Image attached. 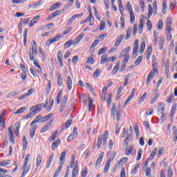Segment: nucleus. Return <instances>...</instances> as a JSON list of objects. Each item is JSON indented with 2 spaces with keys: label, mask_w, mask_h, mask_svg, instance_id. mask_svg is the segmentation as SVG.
I'll list each match as a JSON object with an SVG mask.
<instances>
[{
  "label": "nucleus",
  "mask_w": 177,
  "mask_h": 177,
  "mask_svg": "<svg viewBox=\"0 0 177 177\" xmlns=\"http://www.w3.org/2000/svg\"><path fill=\"white\" fill-rule=\"evenodd\" d=\"M88 111H91L92 107H93V101H92V98L89 97L88 98Z\"/></svg>",
  "instance_id": "nucleus-39"
},
{
  "label": "nucleus",
  "mask_w": 177,
  "mask_h": 177,
  "mask_svg": "<svg viewBox=\"0 0 177 177\" xmlns=\"http://www.w3.org/2000/svg\"><path fill=\"white\" fill-rule=\"evenodd\" d=\"M133 153V147H129L126 149L125 154L126 156H129Z\"/></svg>",
  "instance_id": "nucleus-34"
},
{
  "label": "nucleus",
  "mask_w": 177,
  "mask_h": 177,
  "mask_svg": "<svg viewBox=\"0 0 177 177\" xmlns=\"http://www.w3.org/2000/svg\"><path fill=\"white\" fill-rule=\"evenodd\" d=\"M104 156V152H102L100 154V156H99V157H98V158H97V161L95 162V168H97V167H99V165H100L102 164V161H103V156Z\"/></svg>",
  "instance_id": "nucleus-14"
},
{
  "label": "nucleus",
  "mask_w": 177,
  "mask_h": 177,
  "mask_svg": "<svg viewBox=\"0 0 177 177\" xmlns=\"http://www.w3.org/2000/svg\"><path fill=\"white\" fill-rule=\"evenodd\" d=\"M77 131L78 129H77V127H74L73 133L71 134L67 138V142H71V140H74V139L78 136Z\"/></svg>",
  "instance_id": "nucleus-7"
},
{
  "label": "nucleus",
  "mask_w": 177,
  "mask_h": 177,
  "mask_svg": "<svg viewBox=\"0 0 177 177\" xmlns=\"http://www.w3.org/2000/svg\"><path fill=\"white\" fill-rule=\"evenodd\" d=\"M167 0H164L163 1V5H162V12L164 15H165V12H167Z\"/></svg>",
  "instance_id": "nucleus-48"
},
{
  "label": "nucleus",
  "mask_w": 177,
  "mask_h": 177,
  "mask_svg": "<svg viewBox=\"0 0 177 177\" xmlns=\"http://www.w3.org/2000/svg\"><path fill=\"white\" fill-rule=\"evenodd\" d=\"M62 39V35H58L56 37H55L54 38H53L52 39H48L46 41V46H50V45H52V44H55V42H57V41H60V39Z\"/></svg>",
  "instance_id": "nucleus-5"
},
{
  "label": "nucleus",
  "mask_w": 177,
  "mask_h": 177,
  "mask_svg": "<svg viewBox=\"0 0 177 177\" xmlns=\"http://www.w3.org/2000/svg\"><path fill=\"white\" fill-rule=\"evenodd\" d=\"M146 48V41H143L141 43L140 47V53L142 55L143 52H145V49Z\"/></svg>",
  "instance_id": "nucleus-33"
},
{
  "label": "nucleus",
  "mask_w": 177,
  "mask_h": 177,
  "mask_svg": "<svg viewBox=\"0 0 177 177\" xmlns=\"http://www.w3.org/2000/svg\"><path fill=\"white\" fill-rule=\"evenodd\" d=\"M129 140H131V136H129V137H126L124 139V142L123 144L124 147H128V145L129 143Z\"/></svg>",
  "instance_id": "nucleus-40"
},
{
  "label": "nucleus",
  "mask_w": 177,
  "mask_h": 177,
  "mask_svg": "<svg viewBox=\"0 0 177 177\" xmlns=\"http://www.w3.org/2000/svg\"><path fill=\"white\" fill-rule=\"evenodd\" d=\"M135 92H136V88H133L130 96L127 98V101L124 102V106H127V104H128V103H129V102H131V100L133 99V97H135Z\"/></svg>",
  "instance_id": "nucleus-13"
},
{
  "label": "nucleus",
  "mask_w": 177,
  "mask_h": 177,
  "mask_svg": "<svg viewBox=\"0 0 177 177\" xmlns=\"http://www.w3.org/2000/svg\"><path fill=\"white\" fill-rule=\"evenodd\" d=\"M100 74H102V69L100 68H97L95 72L93 73V76L97 78Z\"/></svg>",
  "instance_id": "nucleus-35"
},
{
  "label": "nucleus",
  "mask_w": 177,
  "mask_h": 177,
  "mask_svg": "<svg viewBox=\"0 0 177 177\" xmlns=\"http://www.w3.org/2000/svg\"><path fill=\"white\" fill-rule=\"evenodd\" d=\"M107 139H109V131H105L104 132L103 136H99L97 138V149H100L102 147V140H103L104 145L107 142Z\"/></svg>",
  "instance_id": "nucleus-1"
},
{
  "label": "nucleus",
  "mask_w": 177,
  "mask_h": 177,
  "mask_svg": "<svg viewBox=\"0 0 177 177\" xmlns=\"http://www.w3.org/2000/svg\"><path fill=\"white\" fill-rule=\"evenodd\" d=\"M67 86L68 91H71L73 88V80H71V77H67Z\"/></svg>",
  "instance_id": "nucleus-27"
},
{
  "label": "nucleus",
  "mask_w": 177,
  "mask_h": 177,
  "mask_svg": "<svg viewBox=\"0 0 177 177\" xmlns=\"http://www.w3.org/2000/svg\"><path fill=\"white\" fill-rule=\"evenodd\" d=\"M60 6H62V3L60 2L55 3L50 8V12H53V10H56V9H59Z\"/></svg>",
  "instance_id": "nucleus-21"
},
{
  "label": "nucleus",
  "mask_w": 177,
  "mask_h": 177,
  "mask_svg": "<svg viewBox=\"0 0 177 177\" xmlns=\"http://www.w3.org/2000/svg\"><path fill=\"white\" fill-rule=\"evenodd\" d=\"M115 156H117V151H113L112 152V156L109 157V159L106 162L104 168V174H106L109 172V170L110 169V165L111 164V161L115 158Z\"/></svg>",
  "instance_id": "nucleus-2"
},
{
  "label": "nucleus",
  "mask_w": 177,
  "mask_h": 177,
  "mask_svg": "<svg viewBox=\"0 0 177 177\" xmlns=\"http://www.w3.org/2000/svg\"><path fill=\"white\" fill-rule=\"evenodd\" d=\"M25 111H26V106H24L18 109L16 112H15V114H21V113H24Z\"/></svg>",
  "instance_id": "nucleus-59"
},
{
  "label": "nucleus",
  "mask_w": 177,
  "mask_h": 177,
  "mask_svg": "<svg viewBox=\"0 0 177 177\" xmlns=\"http://www.w3.org/2000/svg\"><path fill=\"white\" fill-rule=\"evenodd\" d=\"M164 42H165V39L163 37H160L159 41V49H160V50H162V49L164 48Z\"/></svg>",
  "instance_id": "nucleus-32"
},
{
  "label": "nucleus",
  "mask_w": 177,
  "mask_h": 177,
  "mask_svg": "<svg viewBox=\"0 0 177 177\" xmlns=\"http://www.w3.org/2000/svg\"><path fill=\"white\" fill-rule=\"evenodd\" d=\"M81 16H82V14L73 15L71 17V19L68 20V21L67 22V26H71L73 24V22L74 21V20H75V19H77V17H81Z\"/></svg>",
  "instance_id": "nucleus-11"
},
{
  "label": "nucleus",
  "mask_w": 177,
  "mask_h": 177,
  "mask_svg": "<svg viewBox=\"0 0 177 177\" xmlns=\"http://www.w3.org/2000/svg\"><path fill=\"white\" fill-rule=\"evenodd\" d=\"M32 109H34V112L37 114V113H39L41 110H42V107H41V105H36L35 107H32Z\"/></svg>",
  "instance_id": "nucleus-45"
},
{
  "label": "nucleus",
  "mask_w": 177,
  "mask_h": 177,
  "mask_svg": "<svg viewBox=\"0 0 177 177\" xmlns=\"http://www.w3.org/2000/svg\"><path fill=\"white\" fill-rule=\"evenodd\" d=\"M50 127H52V122H47L44 127L41 130V133H45L47 131H49L50 129Z\"/></svg>",
  "instance_id": "nucleus-10"
},
{
  "label": "nucleus",
  "mask_w": 177,
  "mask_h": 177,
  "mask_svg": "<svg viewBox=\"0 0 177 177\" xmlns=\"http://www.w3.org/2000/svg\"><path fill=\"white\" fill-rule=\"evenodd\" d=\"M61 141L60 140H55L53 144H52V149L53 150H56V149H57V147H59V145H60Z\"/></svg>",
  "instance_id": "nucleus-31"
},
{
  "label": "nucleus",
  "mask_w": 177,
  "mask_h": 177,
  "mask_svg": "<svg viewBox=\"0 0 177 177\" xmlns=\"http://www.w3.org/2000/svg\"><path fill=\"white\" fill-rule=\"evenodd\" d=\"M67 100H68V96L64 95L61 102L59 113H63V111H64V109H66V105L67 104Z\"/></svg>",
  "instance_id": "nucleus-4"
},
{
  "label": "nucleus",
  "mask_w": 177,
  "mask_h": 177,
  "mask_svg": "<svg viewBox=\"0 0 177 177\" xmlns=\"http://www.w3.org/2000/svg\"><path fill=\"white\" fill-rule=\"evenodd\" d=\"M129 13L130 15V23L133 24V23H135V13H133V11Z\"/></svg>",
  "instance_id": "nucleus-43"
},
{
  "label": "nucleus",
  "mask_w": 177,
  "mask_h": 177,
  "mask_svg": "<svg viewBox=\"0 0 177 177\" xmlns=\"http://www.w3.org/2000/svg\"><path fill=\"white\" fill-rule=\"evenodd\" d=\"M10 160H3L0 162V167H5V165H10Z\"/></svg>",
  "instance_id": "nucleus-54"
},
{
  "label": "nucleus",
  "mask_w": 177,
  "mask_h": 177,
  "mask_svg": "<svg viewBox=\"0 0 177 177\" xmlns=\"http://www.w3.org/2000/svg\"><path fill=\"white\" fill-rule=\"evenodd\" d=\"M148 10V17H151V15H153V8L151 7V5H149Z\"/></svg>",
  "instance_id": "nucleus-56"
},
{
  "label": "nucleus",
  "mask_w": 177,
  "mask_h": 177,
  "mask_svg": "<svg viewBox=\"0 0 177 177\" xmlns=\"http://www.w3.org/2000/svg\"><path fill=\"white\" fill-rule=\"evenodd\" d=\"M164 27V22L161 19L158 20V28L159 30H162V28Z\"/></svg>",
  "instance_id": "nucleus-52"
},
{
  "label": "nucleus",
  "mask_w": 177,
  "mask_h": 177,
  "mask_svg": "<svg viewBox=\"0 0 177 177\" xmlns=\"http://www.w3.org/2000/svg\"><path fill=\"white\" fill-rule=\"evenodd\" d=\"M77 165H76L72 171V177L78 176V169H77Z\"/></svg>",
  "instance_id": "nucleus-44"
},
{
  "label": "nucleus",
  "mask_w": 177,
  "mask_h": 177,
  "mask_svg": "<svg viewBox=\"0 0 177 177\" xmlns=\"http://www.w3.org/2000/svg\"><path fill=\"white\" fill-rule=\"evenodd\" d=\"M127 9L129 13L133 12V10L132 9V5L131 4V2L128 1L127 3Z\"/></svg>",
  "instance_id": "nucleus-47"
},
{
  "label": "nucleus",
  "mask_w": 177,
  "mask_h": 177,
  "mask_svg": "<svg viewBox=\"0 0 177 177\" xmlns=\"http://www.w3.org/2000/svg\"><path fill=\"white\" fill-rule=\"evenodd\" d=\"M131 34H132V28L129 27L127 29L125 39H129V38L131 37Z\"/></svg>",
  "instance_id": "nucleus-36"
},
{
  "label": "nucleus",
  "mask_w": 177,
  "mask_h": 177,
  "mask_svg": "<svg viewBox=\"0 0 177 177\" xmlns=\"http://www.w3.org/2000/svg\"><path fill=\"white\" fill-rule=\"evenodd\" d=\"M153 46H156L158 44V33L154 30L153 31Z\"/></svg>",
  "instance_id": "nucleus-25"
},
{
  "label": "nucleus",
  "mask_w": 177,
  "mask_h": 177,
  "mask_svg": "<svg viewBox=\"0 0 177 177\" xmlns=\"http://www.w3.org/2000/svg\"><path fill=\"white\" fill-rule=\"evenodd\" d=\"M63 91H59L57 95V104H60V102L62 100V93Z\"/></svg>",
  "instance_id": "nucleus-38"
},
{
  "label": "nucleus",
  "mask_w": 177,
  "mask_h": 177,
  "mask_svg": "<svg viewBox=\"0 0 177 177\" xmlns=\"http://www.w3.org/2000/svg\"><path fill=\"white\" fill-rule=\"evenodd\" d=\"M41 5H42V1H39L34 4L29 5V8H35L36 6H41Z\"/></svg>",
  "instance_id": "nucleus-51"
},
{
  "label": "nucleus",
  "mask_w": 177,
  "mask_h": 177,
  "mask_svg": "<svg viewBox=\"0 0 177 177\" xmlns=\"http://www.w3.org/2000/svg\"><path fill=\"white\" fill-rule=\"evenodd\" d=\"M157 59H156V56H152V66L157 67Z\"/></svg>",
  "instance_id": "nucleus-60"
},
{
  "label": "nucleus",
  "mask_w": 177,
  "mask_h": 177,
  "mask_svg": "<svg viewBox=\"0 0 177 177\" xmlns=\"http://www.w3.org/2000/svg\"><path fill=\"white\" fill-rule=\"evenodd\" d=\"M124 59L122 62V67H125V65L128 62H129V55L126 54L124 56H123Z\"/></svg>",
  "instance_id": "nucleus-23"
},
{
  "label": "nucleus",
  "mask_w": 177,
  "mask_h": 177,
  "mask_svg": "<svg viewBox=\"0 0 177 177\" xmlns=\"http://www.w3.org/2000/svg\"><path fill=\"white\" fill-rule=\"evenodd\" d=\"M57 60L59 63V66L62 67V66H63L62 50L58 51V53L57 54Z\"/></svg>",
  "instance_id": "nucleus-24"
},
{
  "label": "nucleus",
  "mask_w": 177,
  "mask_h": 177,
  "mask_svg": "<svg viewBox=\"0 0 177 177\" xmlns=\"http://www.w3.org/2000/svg\"><path fill=\"white\" fill-rule=\"evenodd\" d=\"M35 114H37L35 111H34V110L32 111V112H30V113H28V114H27L26 116H25V118H26V119H28V118H31V117H33V115H35Z\"/></svg>",
  "instance_id": "nucleus-64"
},
{
  "label": "nucleus",
  "mask_w": 177,
  "mask_h": 177,
  "mask_svg": "<svg viewBox=\"0 0 177 177\" xmlns=\"http://www.w3.org/2000/svg\"><path fill=\"white\" fill-rule=\"evenodd\" d=\"M72 45H75L74 44V40L73 39H70L68 41H67L65 44H64V48L67 49V48H70V46H71Z\"/></svg>",
  "instance_id": "nucleus-30"
},
{
  "label": "nucleus",
  "mask_w": 177,
  "mask_h": 177,
  "mask_svg": "<svg viewBox=\"0 0 177 177\" xmlns=\"http://www.w3.org/2000/svg\"><path fill=\"white\" fill-rule=\"evenodd\" d=\"M17 95H19V92L17 91H13V92H11L10 93L8 94L7 95V97L9 98V97H13L15 96H17Z\"/></svg>",
  "instance_id": "nucleus-53"
},
{
  "label": "nucleus",
  "mask_w": 177,
  "mask_h": 177,
  "mask_svg": "<svg viewBox=\"0 0 177 177\" xmlns=\"http://www.w3.org/2000/svg\"><path fill=\"white\" fill-rule=\"evenodd\" d=\"M20 128V122H17L14 125V131L16 136H19V129Z\"/></svg>",
  "instance_id": "nucleus-26"
},
{
  "label": "nucleus",
  "mask_w": 177,
  "mask_h": 177,
  "mask_svg": "<svg viewBox=\"0 0 177 177\" xmlns=\"http://www.w3.org/2000/svg\"><path fill=\"white\" fill-rule=\"evenodd\" d=\"M38 122H41V117L38 116L32 122L30 123V127H33L34 124H37Z\"/></svg>",
  "instance_id": "nucleus-46"
},
{
  "label": "nucleus",
  "mask_w": 177,
  "mask_h": 177,
  "mask_svg": "<svg viewBox=\"0 0 177 177\" xmlns=\"http://www.w3.org/2000/svg\"><path fill=\"white\" fill-rule=\"evenodd\" d=\"M157 73H158V71H157V68L153 69L149 73L147 78L146 85H149V83L151 81L152 78H154V75H156Z\"/></svg>",
  "instance_id": "nucleus-6"
},
{
  "label": "nucleus",
  "mask_w": 177,
  "mask_h": 177,
  "mask_svg": "<svg viewBox=\"0 0 177 177\" xmlns=\"http://www.w3.org/2000/svg\"><path fill=\"white\" fill-rule=\"evenodd\" d=\"M63 166H59L58 169H57V171H55L54 176L53 177H57L59 176L60 172L62 171V168Z\"/></svg>",
  "instance_id": "nucleus-55"
},
{
  "label": "nucleus",
  "mask_w": 177,
  "mask_h": 177,
  "mask_svg": "<svg viewBox=\"0 0 177 177\" xmlns=\"http://www.w3.org/2000/svg\"><path fill=\"white\" fill-rule=\"evenodd\" d=\"M106 62H108V55L104 54L101 57V64H104Z\"/></svg>",
  "instance_id": "nucleus-42"
},
{
  "label": "nucleus",
  "mask_w": 177,
  "mask_h": 177,
  "mask_svg": "<svg viewBox=\"0 0 177 177\" xmlns=\"http://www.w3.org/2000/svg\"><path fill=\"white\" fill-rule=\"evenodd\" d=\"M166 31H172V20L170 18L167 19Z\"/></svg>",
  "instance_id": "nucleus-18"
},
{
  "label": "nucleus",
  "mask_w": 177,
  "mask_h": 177,
  "mask_svg": "<svg viewBox=\"0 0 177 177\" xmlns=\"http://www.w3.org/2000/svg\"><path fill=\"white\" fill-rule=\"evenodd\" d=\"M88 22H89L90 26H93L95 23V18L93 17L91 12H90L88 17L84 21L81 22L80 24H85V23Z\"/></svg>",
  "instance_id": "nucleus-3"
},
{
  "label": "nucleus",
  "mask_w": 177,
  "mask_h": 177,
  "mask_svg": "<svg viewBox=\"0 0 177 177\" xmlns=\"http://www.w3.org/2000/svg\"><path fill=\"white\" fill-rule=\"evenodd\" d=\"M125 37V35L122 34L119 38H118L115 42L114 46L117 48L121 45V42H122L124 38Z\"/></svg>",
  "instance_id": "nucleus-12"
},
{
  "label": "nucleus",
  "mask_w": 177,
  "mask_h": 177,
  "mask_svg": "<svg viewBox=\"0 0 177 177\" xmlns=\"http://www.w3.org/2000/svg\"><path fill=\"white\" fill-rule=\"evenodd\" d=\"M157 151H158V149H157V147H156L153 150V151L150 153V156L148 158V160H149V161H151V160H153L154 158V156H156V154H157Z\"/></svg>",
  "instance_id": "nucleus-29"
},
{
  "label": "nucleus",
  "mask_w": 177,
  "mask_h": 177,
  "mask_svg": "<svg viewBox=\"0 0 177 177\" xmlns=\"http://www.w3.org/2000/svg\"><path fill=\"white\" fill-rule=\"evenodd\" d=\"M71 124H73V118H69L68 119V120L66 121V122L65 123L66 129H67V128H69L70 125H71Z\"/></svg>",
  "instance_id": "nucleus-41"
},
{
  "label": "nucleus",
  "mask_w": 177,
  "mask_h": 177,
  "mask_svg": "<svg viewBox=\"0 0 177 177\" xmlns=\"http://www.w3.org/2000/svg\"><path fill=\"white\" fill-rule=\"evenodd\" d=\"M146 96H147V92H145L139 100V103H142V102H145V99H146Z\"/></svg>",
  "instance_id": "nucleus-58"
},
{
  "label": "nucleus",
  "mask_w": 177,
  "mask_h": 177,
  "mask_svg": "<svg viewBox=\"0 0 177 177\" xmlns=\"http://www.w3.org/2000/svg\"><path fill=\"white\" fill-rule=\"evenodd\" d=\"M160 93H155L153 94V97H152L151 100L150 102L151 104H154V103H156V102H157V100H158V97H160Z\"/></svg>",
  "instance_id": "nucleus-19"
},
{
  "label": "nucleus",
  "mask_w": 177,
  "mask_h": 177,
  "mask_svg": "<svg viewBox=\"0 0 177 177\" xmlns=\"http://www.w3.org/2000/svg\"><path fill=\"white\" fill-rule=\"evenodd\" d=\"M23 172H22V177L26 176V174H28V168H27V166L24 167V166L23 167Z\"/></svg>",
  "instance_id": "nucleus-62"
},
{
  "label": "nucleus",
  "mask_w": 177,
  "mask_h": 177,
  "mask_svg": "<svg viewBox=\"0 0 177 177\" xmlns=\"http://www.w3.org/2000/svg\"><path fill=\"white\" fill-rule=\"evenodd\" d=\"M142 60H143V57H142V56L138 57V59L135 62V65L139 66V64H140V63H142Z\"/></svg>",
  "instance_id": "nucleus-57"
},
{
  "label": "nucleus",
  "mask_w": 177,
  "mask_h": 177,
  "mask_svg": "<svg viewBox=\"0 0 177 177\" xmlns=\"http://www.w3.org/2000/svg\"><path fill=\"white\" fill-rule=\"evenodd\" d=\"M53 117V113H49L48 115L43 117L42 118H40V122H46L48 120H50V118H52Z\"/></svg>",
  "instance_id": "nucleus-22"
},
{
  "label": "nucleus",
  "mask_w": 177,
  "mask_h": 177,
  "mask_svg": "<svg viewBox=\"0 0 177 177\" xmlns=\"http://www.w3.org/2000/svg\"><path fill=\"white\" fill-rule=\"evenodd\" d=\"M142 153H143V149H140L138 152V157L136 158L137 161H140V158H142Z\"/></svg>",
  "instance_id": "nucleus-61"
},
{
  "label": "nucleus",
  "mask_w": 177,
  "mask_h": 177,
  "mask_svg": "<svg viewBox=\"0 0 177 177\" xmlns=\"http://www.w3.org/2000/svg\"><path fill=\"white\" fill-rule=\"evenodd\" d=\"M108 86H104L102 88L103 102H106V93L107 92Z\"/></svg>",
  "instance_id": "nucleus-37"
},
{
  "label": "nucleus",
  "mask_w": 177,
  "mask_h": 177,
  "mask_svg": "<svg viewBox=\"0 0 177 177\" xmlns=\"http://www.w3.org/2000/svg\"><path fill=\"white\" fill-rule=\"evenodd\" d=\"M129 50H131V47L125 48L122 52L120 54L119 57L120 59H122L125 55H129Z\"/></svg>",
  "instance_id": "nucleus-16"
},
{
  "label": "nucleus",
  "mask_w": 177,
  "mask_h": 177,
  "mask_svg": "<svg viewBox=\"0 0 177 177\" xmlns=\"http://www.w3.org/2000/svg\"><path fill=\"white\" fill-rule=\"evenodd\" d=\"M165 109V106L162 103H159L158 106V115H161L164 113V109Z\"/></svg>",
  "instance_id": "nucleus-17"
},
{
  "label": "nucleus",
  "mask_w": 177,
  "mask_h": 177,
  "mask_svg": "<svg viewBox=\"0 0 177 177\" xmlns=\"http://www.w3.org/2000/svg\"><path fill=\"white\" fill-rule=\"evenodd\" d=\"M42 162V156H41V155H38L37 158V167H39V165H41Z\"/></svg>",
  "instance_id": "nucleus-50"
},
{
  "label": "nucleus",
  "mask_w": 177,
  "mask_h": 177,
  "mask_svg": "<svg viewBox=\"0 0 177 177\" xmlns=\"http://www.w3.org/2000/svg\"><path fill=\"white\" fill-rule=\"evenodd\" d=\"M64 161H66V151H63L61 153V156L59 158V166L63 167V165L64 164Z\"/></svg>",
  "instance_id": "nucleus-15"
},
{
  "label": "nucleus",
  "mask_w": 177,
  "mask_h": 177,
  "mask_svg": "<svg viewBox=\"0 0 177 177\" xmlns=\"http://www.w3.org/2000/svg\"><path fill=\"white\" fill-rule=\"evenodd\" d=\"M86 97L87 96L86 95V94H83L80 95V102H82V103H85V100H86Z\"/></svg>",
  "instance_id": "nucleus-63"
},
{
  "label": "nucleus",
  "mask_w": 177,
  "mask_h": 177,
  "mask_svg": "<svg viewBox=\"0 0 177 177\" xmlns=\"http://www.w3.org/2000/svg\"><path fill=\"white\" fill-rule=\"evenodd\" d=\"M139 52V39H136L133 43V55H136Z\"/></svg>",
  "instance_id": "nucleus-8"
},
{
  "label": "nucleus",
  "mask_w": 177,
  "mask_h": 177,
  "mask_svg": "<svg viewBox=\"0 0 177 177\" xmlns=\"http://www.w3.org/2000/svg\"><path fill=\"white\" fill-rule=\"evenodd\" d=\"M37 53H38V51L37 50H32L30 48L28 50L29 59L30 60L35 59V56H37Z\"/></svg>",
  "instance_id": "nucleus-9"
},
{
  "label": "nucleus",
  "mask_w": 177,
  "mask_h": 177,
  "mask_svg": "<svg viewBox=\"0 0 177 177\" xmlns=\"http://www.w3.org/2000/svg\"><path fill=\"white\" fill-rule=\"evenodd\" d=\"M35 131H37V125L32 126V127L29 130L30 138L32 139L35 135Z\"/></svg>",
  "instance_id": "nucleus-20"
},
{
  "label": "nucleus",
  "mask_w": 177,
  "mask_h": 177,
  "mask_svg": "<svg viewBox=\"0 0 177 177\" xmlns=\"http://www.w3.org/2000/svg\"><path fill=\"white\" fill-rule=\"evenodd\" d=\"M82 38H84V34L79 35L73 41L74 44L77 45L79 42H81V41H82Z\"/></svg>",
  "instance_id": "nucleus-28"
},
{
  "label": "nucleus",
  "mask_w": 177,
  "mask_h": 177,
  "mask_svg": "<svg viewBox=\"0 0 177 177\" xmlns=\"http://www.w3.org/2000/svg\"><path fill=\"white\" fill-rule=\"evenodd\" d=\"M23 145H24V149L26 150L27 149V145H28V142H27V138H26V136H23Z\"/></svg>",
  "instance_id": "nucleus-49"
}]
</instances>
